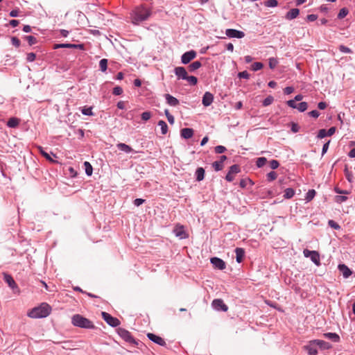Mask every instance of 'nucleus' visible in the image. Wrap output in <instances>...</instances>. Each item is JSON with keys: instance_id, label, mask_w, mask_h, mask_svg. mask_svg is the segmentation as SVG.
I'll return each mask as SVG.
<instances>
[{"instance_id": "f257e3e1", "label": "nucleus", "mask_w": 355, "mask_h": 355, "mask_svg": "<svg viewBox=\"0 0 355 355\" xmlns=\"http://www.w3.org/2000/svg\"><path fill=\"white\" fill-rule=\"evenodd\" d=\"M151 15V11L149 8L144 6H138L131 13V20L134 24H139V23L146 20Z\"/></svg>"}, {"instance_id": "f03ea898", "label": "nucleus", "mask_w": 355, "mask_h": 355, "mask_svg": "<svg viewBox=\"0 0 355 355\" xmlns=\"http://www.w3.org/2000/svg\"><path fill=\"white\" fill-rule=\"evenodd\" d=\"M51 311V307L46 303H42L39 306L32 309L28 316L31 318H42L47 317Z\"/></svg>"}, {"instance_id": "7ed1b4c3", "label": "nucleus", "mask_w": 355, "mask_h": 355, "mask_svg": "<svg viewBox=\"0 0 355 355\" xmlns=\"http://www.w3.org/2000/svg\"><path fill=\"white\" fill-rule=\"evenodd\" d=\"M71 323L73 325L84 329H94V325L93 322L89 319L83 317L80 314L74 315L71 318Z\"/></svg>"}, {"instance_id": "20e7f679", "label": "nucleus", "mask_w": 355, "mask_h": 355, "mask_svg": "<svg viewBox=\"0 0 355 355\" xmlns=\"http://www.w3.org/2000/svg\"><path fill=\"white\" fill-rule=\"evenodd\" d=\"M118 334L125 341L132 345H138L137 341L131 336L130 333L124 329H119Z\"/></svg>"}, {"instance_id": "39448f33", "label": "nucleus", "mask_w": 355, "mask_h": 355, "mask_svg": "<svg viewBox=\"0 0 355 355\" xmlns=\"http://www.w3.org/2000/svg\"><path fill=\"white\" fill-rule=\"evenodd\" d=\"M241 172L240 166L237 164H234L230 167L229 171L225 176V180L227 182H232L236 174Z\"/></svg>"}, {"instance_id": "423d86ee", "label": "nucleus", "mask_w": 355, "mask_h": 355, "mask_svg": "<svg viewBox=\"0 0 355 355\" xmlns=\"http://www.w3.org/2000/svg\"><path fill=\"white\" fill-rule=\"evenodd\" d=\"M303 254L305 257H309L315 265L319 266L320 264V255L318 252L305 249Z\"/></svg>"}, {"instance_id": "0eeeda50", "label": "nucleus", "mask_w": 355, "mask_h": 355, "mask_svg": "<svg viewBox=\"0 0 355 355\" xmlns=\"http://www.w3.org/2000/svg\"><path fill=\"white\" fill-rule=\"evenodd\" d=\"M103 320L111 327H116L120 324L119 320L116 318L112 317L106 312L101 313Z\"/></svg>"}, {"instance_id": "6e6552de", "label": "nucleus", "mask_w": 355, "mask_h": 355, "mask_svg": "<svg viewBox=\"0 0 355 355\" xmlns=\"http://www.w3.org/2000/svg\"><path fill=\"white\" fill-rule=\"evenodd\" d=\"M211 306L216 311H227L228 309L227 306L220 299L214 300Z\"/></svg>"}, {"instance_id": "1a4fd4ad", "label": "nucleus", "mask_w": 355, "mask_h": 355, "mask_svg": "<svg viewBox=\"0 0 355 355\" xmlns=\"http://www.w3.org/2000/svg\"><path fill=\"white\" fill-rule=\"evenodd\" d=\"M211 263L213 265V266L218 270H224L226 268V264L225 261L218 257H212L210 259Z\"/></svg>"}, {"instance_id": "9d476101", "label": "nucleus", "mask_w": 355, "mask_h": 355, "mask_svg": "<svg viewBox=\"0 0 355 355\" xmlns=\"http://www.w3.org/2000/svg\"><path fill=\"white\" fill-rule=\"evenodd\" d=\"M196 57V52L193 50L184 53L181 58L183 64H188Z\"/></svg>"}, {"instance_id": "9b49d317", "label": "nucleus", "mask_w": 355, "mask_h": 355, "mask_svg": "<svg viewBox=\"0 0 355 355\" xmlns=\"http://www.w3.org/2000/svg\"><path fill=\"white\" fill-rule=\"evenodd\" d=\"M305 349L307 351L309 355H317L318 347L315 345L314 340L309 342L308 345L304 346Z\"/></svg>"}, {"instance_id": "f8f14e48", "label": "nucleus", "mask_w": 355, "mask_h": 355, "mask_svg": "<svg viewBox=\"0 0 355 355\" xmlns=\"http://www.w3.org/2000/svg\"><path fill=\"white\" fill-rule=\"evenodd\" d=\"M225 34L229 37L242 38L245 36V33L243 31L232 28L227 29Z\"/></svg>"}, {"instance_id": "ddd939ff", "label": "nucleus", "mask_w": 355, "mask_h": 355, "mask_svg": "<svg viewBox=\"0 0 355 355\" xmlns=\"http://www.w3.org/2000/svg\"><path fill=\"white\" fill-rule=\"evenodd\" d=\"M147 337L149 338V340L160 346L166 345V342L162 338H161L159 336H157L152 333H148L147 334Z\"/></svg>"}, {"instance_id": "4468645a", "label": "nucleus", "mask_w": 355, "mask_h": 355, "mask_svg": "<svg viewBox=\"0 0 355 355\" xmlns=\"http://www.w3.org/2000/svg\"><path fill=\"white\" fill-rule=\"evenodd\" d=\"M173 233L177 237L180 239H185L187 237V235L182 225H177L173 230Z\"/></svg>"}, {"instance_id": "2eb2a0df", "label": "nucleus", "mask_w": 355, "mask_h": 355, "mask_svg": "<svg viewBox=\"0 0 355 355\" xmlns=\"http://www.w3.org/2000/svg\"><path fill=\"white\" fill-rule=\"evenodd\" d=\"M175 73L178 79L186 80L188 77L186 69L182 67H177L175 68Z\"/></svg>"}, {"instance_id": "dca6fc26", "label": "nucleus", "mask_w": 355, "mask_h": 355, "mask_svg": "<svg viewBox=\"0 0 355 355\" xmlns=\"http://www.w3.org/2000/svg\"><path fill=\"white\" fill-rule=\"evenodd\" d=\"M214 100V96L209 92H206L202 97V105L205 107L209 106Z\"/></svg>"}, {"instance_id": "f3484780", "label": "nucleus", "mask_w": 355, "mask_h": 355, "mask_svg": "<svg viewBox=\"0 0 355 355\" xmlns=\"http://www.w3.org/2000/svg\"><path fill=\"white\" fill-rule=\"evenodd\" d=\"M338 268L345 279L348 278L352 273V270L345 264H339Z\"/></svg>"}, {"instance_id": "a211bd4d", "label": "nucleus", "mask_w": 355, "mask_h": 355, "mask_svg": "<svg viewBox=\"0 0 355 355\" xmlns=\"http://www.w3.org/2000/svg\"><path fill=\"white\" fill-rule=\"evenodd\" d=\"M59 48H69V49H83V44H57L54 45L53 49Z\"/></svg>"}, {"instance_id": "6ab92c4d", "label": "nucleus", "mask_w": 355, "mask_h": 355, "mask_svg": "<svg viewBox=\"0 0 355 355\" xmlns=\"http://www.w3.org/2000/svg\"><path fill=\"white\" fill-rule=\"evenodd\" d=\"M314 341L317 347L320 349L325 350L331 349L332 347V345L329 343H327L324 340L317 339L314 340Z\"/></svg>"}, {"instance_id": "aec40b11", "label": "nucleus", "mask_w": 355, "mask_h": 355, "mask_svg": "<svg viewBox=\"0 0 355 355\" xmlns=\"http://www.w3.org/2000/svg\"><path fill=\"white\" fill-rule=\"evenodd\" d=\"M165 98L167 103L171 106H177L179 105V101L171 94H165Z\"/></svg>"}, {"instance_id": "412c9836", "label": "nucleus", "mask_w": 355, "mask_h": 355, "mask_svg": "<svg viewBox=\"0 0 355 355\" xmlns=\"http://www.w3.org/2000/svg\"><path fill=\"white\" fill-rule=\"evenodd\" d=\"M300 14V10L297 8H293L288 11L286 15V18L288 20L295 19Z\"/></svg>"}, {"instance_id": "4be33fe9", "label": "nucleus", "mask_w": 355, "mask_h": 355, "mask_svg": "<svg viewBox=\"0 0 355 355\" xmlns=\"http://www.w3.org/2000/svg\"><path fill=\"white\" fill-rule=\"evenodd\" d=\"M235 252H236V261L238 263L242 262L243 259L244 255H245L244 250L243 248H236L235 249Z\"/></svg>"}, {"instance_id": "5701e85b", "label": "nucleus", "mask_w": 355, "mask_h": 355, "mask_svg": "<svg viewBox=\"0 0 355 355\" xmlns=\"http://www.w3.org/2000/svg\"><path fill=\"white\" fill-rule=\"evenodd\" d=\"M324 337L329 339L335 343H338L340 341V336L336 333H325L323 334Z\"/></svg>"}, {"instance_id": "b1692460", "label": "nucleus", "mask_w": 355, "mask_h": 355, "mask_svg": "<svg viewBox=\"0 0 355 355\" xmlns=\"http://www.w3.org/2000/svg\"><path fill=\"white\" fill-rule=\"evenodd\" d=\"M181 136L184 139H189L193 135V130L191 128H183L180 131Z\"/></svg>"}, {"instance_id": "393cba45", "label": "nucleus", "mask_w": 355, "mask_h": 355, "mask_svg": "<svg viewBox=\"0 0 355 355\" xmlns=\"http://www.w3.org/2000/svg\"><path fill=\"white\" fill-rule=\"evenodd\" d=\"M4 280L8 284V286L12 289L17 288V284L15 283V280L10 275H5Z\"/></svg>"}, {"instance_id": "a878e982", "label": "nucleus", "mask_w": 355, "mask_h": 355, "mask_svg": "<svg viewBox=\"0 0 355 355\" xmlns=\"http://www.w3.org/2000/svg\"><path fill=\"white\" fill-rule=\"evenodd\" d=\"M196 179L197 181L200 182L205 178V170L202 167H199L196 171Z\"/></svg>"}, {"instance_id": "bb28decb", "label": "nucleus", "mask_w": 355, "mask_h": 355, "mask_svg": "<svg viewBox=\"0 0 355 355\" xmlns=\"http://www.w3.org/2000/svg\"><path fill=\"white\" fill-rule=\"evenodd\" d=\"M227 157H222V159L220 161L214 162L213 163V167L216 171H219L223 168V162L226 159Z\"/></svg>"}, {"instance_id": "cd10ccee", "label": "nucleus", "mask_w": 355, "mask_h": 355, "mask_svg": "<svg viewBox=\"0 0 355 355\" xmlns=\"http://www.w3.org/2000/svg\"><path fill=\"white\" fill-rule=\"evenodd\" d=\"M117 147L125 153H135L131 147L125 144L120 143Z\"/></svg>"}, {"instance_id": "c85d7f7f", "label": "nucleus", "mask_w": 355, "mask_h": 355, "mask_svg": "<svg viewBox=\"0 0 355 355\" xmlns=\"http://www.w3.org/2000/svg\"><path fill=\"white\" fill-rule=\"evenodd\" d=\"M19 121L20 120L19 119L12 117L8 121L7 125L10 128H16L18 126Z\"/></svg>"}, {"instance_id": "c756f323", "label": "nucleus", "mask_w": 355, "mask_h": 355, "mask_svg": "<svg viewBox=\"0 0 355 355\" xmlns=\"http://www.w3.org/2000/svg\"><path fill=\"white\" fill-rule=\"evenodd\" d=\"M158 125L160 127L162 134L166 135L168 132V125L166 123L161 120L158 122Z\"/></svg>"}, {"instance_id": "7c9ffc66", "label": "nucleus", "mask_w": 355, "mask_h": 355, "mask_svg": "<svg viewBox=\"0 0 355 355\" xmlns=\"http://www.w3.org/2000/svg\"><path fill=\"white\" fill-rule=\"evenodd\" d=\"M202 66L200 61H195L189 65L188 68L190 71H193L198 69Z\"/></svg>"}, {"instance_id": "2f4dec72", "label": "nucleus", "mask_w": 355, "mask_h": 355, "mask_svg": "<svg viewBox=\"0 0 355 355\" xmlns=\"http://www.w3.org/2000/svg\"><path fill=\"white\" fill-rule=\"evenodd\" d=\"M84 166H85V173L88 176L92 175V172H93V168H92V166L90 164V163L89 162H84Z\"/></svg>"}, {"instance_id": "473e14b6", "label": "nucleus", "mask_w": 355, "mask_h": 355, "mask_svg": "<svg viewBox=\"0 0 355 355\" xmlns=\"http://www.w3.org/2000/svg\"><path fill=\"white\" fill-rule=\"evenodd\" d=\"M294 194H295V191L293 189L287 188L284 191V197L286 199H290L294 196Z\"/></svg>"}, {"instance_id": "72a5a7b5", "label": "nucleus", "mask_w": 355, "mask_h": 355, "mask_svg": "<svg viewBox=\"0 0 355 355\" xmlns=\"http://www.w3.org/2000/svg\"><path fill=\"white\" fill-rule=\"evenodd\" d=\"M315 196V191L314 189H311L306 193L305 200L307 202H309L314 198Z\"/></svg>"}, {"instance_id": "f704fd0d", "label": "nucleus", "mask_w": 355, "mask_h": 355, "mask_svg": "<svg viewBox=\"0 0 355 355\" xmlns=\"http://www.w3.org/2000/svg\"><path fill=\"white\" fill-rule=\"evenodd\" d=\"M99 67L102 71H105L107 67V59H102L99 62Z\"/></svg>"}, {"instance_id": "c9c22d12", "label": "nucleus", "mask_w": 355, "mask_h": 355, "mask_svg": "<svg viewBox=\"0 0 355 355\" xmlns=\"http://www.w3.org/2000/svg\"><path fill=\"white\" fill-rule=\"evenodd\" d=\"M269 67L272 69H275L278 64V60L275 58H270L268 60Z\"/></svg>"}, {"instance_id": "e433bc0d", "label": "nucleus", "mask_w": 355, "mask_h": 355, "mask_svg": "<svg viewBox=\"0 0 355 355\" xmlns=\"http://www.w3.org/2000/svg\"><path fill=\"white\" fill-rule=\"evenodd\" d=\"M308 108V104L306 102H301L297 104V108L300 112H304Z\"/></svg>"}, {"instance_id": "4c0bfd02", "label": "nucleus", "mask_w": 355, "mask_h": 355, "mask_svg": "<svg viewBox=\"0 0 355 355\" xmlns=\"http://www.w3.org/2000/svg\"><path fill=\"white\" fill-rule=\"evenodd\" d=\"M263 67V64L261 62H257L252 64L251 69L252 70L256 71L261 69Z\"/></svg>"}, {"instance_id": "58836bf2", "label": "nucleus", "mask_w": 355, "mask_h": 355, "mask_svg": "<svg viewBox=\"0 0 355 355\" xmlns=\"http://www.w3.org/2000/svg\"><path fill=\"white\" fill-rule=\"evenodd\" d=\"M82 113L84 115H87V116H93L94 115L92 107H84L82 109Z\"/></svg>"}, {"instance_id": "ea45409f", "label": "nucleus", "mask_w": 355, "mask_h": 355, "mask_svg": "<svg viewBox=\"0 0 355 355\" xmlns=\"http://www.w3.org/2000/svg\"><path fill=\"white\" fill-rule=\"evenodd\" d=\"M277 178V174L275 171H270L267 174V180L272 182Z\"/></svg>"}, {"instance_id": "a19ab883", "label": "nucleus", "mask_w": 355, "mask_h": 355, "mask_svg": "<svg viewBox=\"0 0 355 355\" xmlns=\"http://www.w3.org/2000/svg\"><path fill=\"white\" fill-rule=\"evenodd\" d=\"M348 12H349V11L346 8H343L340 9V12L338 15V18L343 19V18L345 17L347 15Z\"/></svg>"}, {"instance_id": "79ce46f5", "label": "nucleus", "mask_w": 355, "mask_h": 355, "mask_svg": "<svg viewBox=\"0 0 355 355\" xmlns=\"http://www.w3.org/2000/svg\"><path fill=\"white\" fill-rule=\"evenodd\" d=\"M273 101H274V98L272 96H268V97H266L263 100V106H268L270 104H272Z\"/></svg>"}, {"instance_id": "37998d69", "label": "nucleus", "mask_w": 355, "mask_h": 355, "mask_svg": "<svg viewBox=\"0 0 355 355\" xmlns=\"http://www.w3.org/2000/svg\"><path fill=\"white\" fill-rule=\"evenodd\" d=\"M24 38L27 40L29 45H33L37 43V39L32 35L25 36Z\"/></svg>"}, {"instance_id": "c03bdc74", "label": "nucleus", "mask_w": 355, "mask_h": 355, "mask_svg": "<svg viewBox=\"0 0 355 355\" xmlns=\"http://www.w3.org/2000/svg\"><path fill=\"white\" fill-rule=\"evenodd\" d=\"M264 4L267 7H275L277 6L278 2L277 0H268L264 2Z\"/></svg>"}, {"instance_id": "a18cd8bd", "label": "nucleus", "mask_w": 355, "mask_h": 355, "mask_svg": "<svg viewBox=\"0 0 355 355\" xmlns=\"http://www.w3.org/2000/svg\"><path fill=\"white\" fill-rule=\"evenodd\" d=\"M190 85H196L198 83V79L196 77L193 76H188L187 78L186 79Z\"/></svg>"}, {"instance_id": "49530a36", "label": "nucleus", "mask_w": 355, "mask_h": 355, "mask_svg": "<svg viewBox=\"0 0 355 355\" xmlns=\"http://www.w3.org/2000/svg\"><path fill=\"white\" fill-rule=\"evenodd\" d=\"M226 150V148L225 146H217L214 148V153L216 154H221V153H225V151Z\"/></svg>"}, {"instance_id": "de8ad7c7", "label": "nucleus", "mask_w": 355, "mask_h": 355, "mask_svg": "<svg viewBox=\"0 0 355 355\" xmlns=\"http://www.w3.org/2000/svg\"><path fill=\"white\" fill-rule=\"evenodd\" d=\"M165 115L168 121V122L171 123V124H173L174 122H175V119L173 117V115H171L170 113H169V111L168 110H165Z\"/></svg>"}, {"instance_id": "09e8293b", "label": "nucleus", "mask_w": 355, "mask_h": 355, "mask_svg": "<svg viewBox=\"0 0 355 355\" xmlns=\"http://www.w3.org/2000/svg\"><path fill=\"white\" fill-rule=\"evenodd\" d=\"M67 171V174H68L71 178H75L77 176V172L73 167H69Z\"/></svg>"}, {"instance_id": "8fccbe9b", "label": "nucleus", "mask_w": 355, "mask_h": 355, "mask_svg": "<svg viewBox=\"0 0 355 355\" xmlns=\"http://www.w3.org/2000/svg\"><path fill=\"white\" fill-rule=\"evenodd\" d=\"M328 225H329V226H330L331 227H332L334 230H340V226L333 220H329L328 221Z\"/></svg>"}, {"instance_id": "3c124183", "label": "nucleus", "mask_w": 355, "mask_h": 355, "mask_svg": "<svg viewBox=\"0 0 355 355\" xmlns=\"http://www.w3.org/2000/svg\"><path fill=\"white\" fill-rule=\"evenodd\" d=\"M266 162V159L264 157H260L257 161V165L258 167L263 166Z\"/></svg>"}, {"instance_id": "603ef678", "label": "nucleus", "mask_w": 355, "mask_h": 355, "mask_svg": "<svg viewBox=\"0 0 355 355\" xmlns=\"http://www.w3.org/2000/svg\"><path fill=\"white\" fill-rule=\"evenodd\" d=\"M347 199V198L345 196H336L335 197V200L338 203L343 202L346 201Z\"/></svg>"}, {"instance_id": "864d4df0", "label": "nucleus", "mask_w": 355, "mask_h": 355, "mask_svg": "<svg viewBox=\"0 0 355 355\" xmlns=\"http://www.w3.org/2000/svg\"><path fill=\"white\" fill-rule=\"evenodd\" d=\"M151 117V113L150 112H144L141 114V119L144 121H148Z\"/></svg>"}, {"instance_id": "5fc2aeb1", "label": "nucleus", "mask_w": 355, "mask_h": 355, "mask_svg": "<svg viewBox=\"0 0 355 355\" xmlns=\"http://www.w3.org/2000/svg\"><path fill=\"white\" fill-rule=\"evenodd\" d=\"M122 93H123V89L121 87L117 86L113 89V94H114L116 96L121 95Z\"/></svg>"}, {"instance_id": "6e6d98bb", "label": "nucleus", "mask_w": 355, "mask_h": 355, "mask_svg": "<svg viewBox=\"0 0 355 355\" xmlns=\"http://www.w3.org/2000/svg\"><path fill=\"white\" fill-rule=\"evenodd\" d=\"M339 49L343 53H352V50L349 48H348V47H347V46H345L344 45H340L339 46Z\"/></svg>"}, {"instance_id": "4d7b16f0", "label": "nucleus", "mask_w": 355, "mask_h": 355, "mask_svg": "<svg viewBox=\"0 0 355 355\" xmlns=\"http://www.w3.org/2000/svg\"><path fill=\"white\" fill-rule=\"evenodd\" d=\"M238 76L241 78L248 79L250 78V74L246 71H243L242 72L239 73Z\"/></svg>"}, {"instance_id": "13d9d810", "label": "nucleus", "mask_w": 355, "mask_h": 355, "mask_svg": "<svg viewBox=\"0 0 355 355\" xmlns=\"http://www.w3.org/2000/svg\"><path fill=\"white\" fill-rule=\"evenodd\" d=\"M279 164L277 160H272L270 162V166L272 169H276L278 168Z\"/></svg>"}, {"instance_id": "bf43d9fd", "label": "nucleus", "mask_w": 355, "mask_h": 355, "mask_svg": "<svg viewBox=\"0 0 355 355\" xmlns=\"http://www.w3.org/2000/svg\"><path fill=\"white\" fill-rule=\"evenodd\" d=\"M36 55L34 53H29L27 54V60L28 62H33L35 60Z\"/></svg>"}, {"instance_id": "052dcab7", "label": "nucleus", "mask_w": 355, "mask_h": 355, "mask_svg": "<svg viewBox=\"0 0 355 355\" xmlns=\"http://www.w3.org/2000/svg\"><path fill=\"white\" fill-rule=\"evenodd\" d=\"M248 182H251V180L249 179H242L239 183L240 187L241 188H245L247 186Z\"/></svg>"}, {"instance_id": "680f3d73", "label": "nucleus", "mask_w": 355, "mask_h": 355, "mask_svg": "<svg viewBox=\"0 0 355 355\" xmlns=\"http://www.w3.org/2000/svg\"><path fill=\"white\" fill-rule=\"evenodd\" d=\"M286 103L289 107L292 108H297V104L295 103V101L294 99L288 101Z\"/></svg>"}, {"instance_id": "e2e57ef3", "label": "nucleus", "mask_w": 355, "mask_h": 355, "mask_svg": "<svg viewBox=\"0 0 355 355\" xmlns=\"http://www.w3.org/2000/svg\"><path fill=\"white\" fill-rule=\"evenodd\" d=\"M144 199H141V198H137L134 200V205L137 207H139L141 205H142L144 202Z\"/></svg>"}, {"instance_id": "0e129e2a", "label": "nucleus", "mask_w": 355, "mask_h": 355, "mask_svg": "<svg viewBox=\"0 0 355 355\" xmlns=\"http://www.w3.org/2000/svg\"><path fill=\"white\" fill-rule=\"evenodd\" d=\"M300 130V127L299 125L295 123H291V130L293 132H297Z\"/></svg>"}, {"instance_id": "69168bd1", "label": "nucleus", "mask_w": 355, "mask_h": 355, "mask_svg": "<svg viewBox=\"0 0 355 355\" xmlns=\"http://www.w3.org/2000/svg\"><path fill=\"white\" fill-rule=\"evenodd\" d=\"M11 41H12V44L14 46H15L16 47L19 46L20 41H19V40L18 38L13 37H12Z\"/></svg>"}, {"instance_id": "338daca9", "label": "nucleus", "mask_w": 355, "mask_h": 355, "mask_svg": "<svg viewBox=\"0 0 355 355\" xmlns=\"http://www.w3.org/2000/svg\"><path fill=\"white\" fill-rule=\"evenodd\" d=\"M317 18H318V16L314 14L309 15L306 17L307 20L309 21H314L317 19Z\"/></svg>"}, {"instance_id": "774afa93", "label": "nucleus", "mask_w": 355, "mask_h": 355, "mask_svg": "<svg viewBox=\"0 0 355 355\" xmlns=\"http://www.w3.org/2000/svg\"><path fill=\"white\" fill-rule=\"evenodd\" d=\"M327 136V131L326 130L324 129H321L319 132H318V137L319 138H323L324 137Z\"/></svg>"}]
</instances>
